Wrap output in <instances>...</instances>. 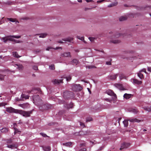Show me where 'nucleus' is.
<instances>
[{
	"mask_svg": "<svg viewBox=\"0 0 151 151\" xmlns=\"http://www.w3.org/2000/svg\"><path fill=\"white\" fill-rule=\"evenodd\" d=\"M119 78L120 80H122L123 79H126V77L125 76L122 74H120L119 76Z\"/></svg>",
	"mask_w": 151,
	"mask_h": 151,
	"instance_id": "30",
	"label": "nucleus"
},
{
	"mask_svg": "<svg viewBox=\"0 0 151 151\" xmlns=\"http://www.w3.org/2000/svg\"><path fill=\"white\" fill-rule=\"evenodd\" d=\"M115 86L120 90H123V88L122 84H115Z\"/></svg>",
	"mask_w": 151,
	"mask_h": 151,
	"instance_id": "13",
	"label": "nucleus"
},
{
	"mask_svg": "<svg viewBox=\"0 0 151 151\" xmlns=\"http://www.w3.org/2000/svg\"><path fill=\"white\" fill-rule=\"evenodd\" d=\"M80 134L81 135H86L87 134V132H85V133H84L83 131H82L80 132Z\"/></svg>",
	"mask_w": 151,
	"mask_h": 151,
	"instance_id": "42",
	"label": "nucleus"
},
{
	"mask_svg": "<svg viewBox=\"0 0 151 151\" xmlns=\"http://www.w3.org/2000/svg\"><path fill=\"white\" fill-rule=\"evenodd\" d=\"M86 149L85 148H83L82 149H81L80 150V151H86Z\"/></svg>",
	"mask_w": 151,
	"mask_h": 151,
	"instance_id": "54",
	"label": "nucleus"
},
{
	"mask_svg": "<svg viewBox=\"0 0 151 151\" xmlns=\"http://www.w3.org/2000/svg\"><path fill=\"white\" fill-rule=\"evenodd\" d=\"M58 42L59 43H63V42L62 41H61V40H60V41H58Z\"/></svg>",
	"mask_w": 151,
	"mask_h": 151,
	"instance_id": "58",
	"label": "nucleus"
},
{
	"mask_svg": "<svg viewBox=\"0 0 151 151\" xmlns=\"http://www.w3.org/2000/svg\"><path fill=\"white\" fill-rule=\"evenodd\" d=\"M6 111H7L8 112H9V108L8 107V108H6Z\"/></svg>",
	"mask_w": 151,
	"mask_h": 151,
	"instance_id": "53",
	"label": "nucleus"
},
{
	"mask_svg": "<svg viewBox=\"0 0 151 151\" xmlns=\"http://www.w3.org/2000/svg\"><path fill=\"white\" fill-rule=\"evenodd\" d=\"M71 79V77L70 76H69L66 77V81H69Z\"/></svg>",
	"mask_w": 151,
	"mask_h": 151,
	"instance_id": "39",
	"label": "nucleus"
},
{
	"mask_svg": "<svg viewBox=\"0 0 151 151\" xmlns=\"http://www.w3.org/2000/svg\"><path fill=\"white\" fill-rule=\"evenodd\" d=\"M105 101H109V102H111V101H112V100L111 99H109L108 98H106L105 99Z\"/></svg>",
	"mask_w": 151,
	"mask_h": 151,
	"instance_id": "45",
	"label": "nucleus"
},
{
	"mask_svg": "<svg viewBox=\"0 0 151 151\" xmlns=\"http://www.w3.org/2000/svg\"><path fill=\"white\" fill-rule=\"evenodd\" d=\"M17 101H20V99H17Z\"/></svg>",
	"mask_w": 151,
	"mask_h": 151,
	"instance_id": "63",
	"label": "nucleus"
},
{
	"mask_svg": "<svg viewBox=\"0 0 151 151\" xmlns=\"http://www.w3.org/2000/svg\"><path fill=\"white\" fill-rule=\"evenodd\" d=\"M144 109L148 112L151 111V106L150 107L145 106L143 107Z\"/></svg>",
	"mask_w": 151,
	"mask_h": 151,
	"instance_id": "22",
	"label": "nucleus"
},
{
	"mask_svg": "<svg viewBox=\"0 0 151 151\" xmlns=\"http://www.w3.org/2000/svg\"><path fill=\"white\" fill-rule=\"evenodd\" d=\"M91 9V8H85L84 9V10L86 11L88 10H89V9Z\"/></svg>",
	"mask_w": 151,
	"mask_h": 151,
	"instance_id": "55",
	"label": "nucleus"
},
{
	"mask_svg": "<svg viewBox=\"0 0 151 151\" xmlns=\"http://www.w3.org/2000/svg\"><path fill=\"white\" fill-rule=\"evenodd\" d=\"M13 91L10 90V94H11V93H13V94L15 93V92H14V93H13Z\"/></svg>",
	"mask_w": 151,
	"mask_h": 151,
	"instance_id": "57",
	"label": "nucleus"
},
{
	"mask_svg": "<svg viewBox=\"0 0 151 151\" xmlns=\"http://www.w3.org/2000/svg\"><path fill=\"white\" fill-rule=\"evenodd\" d=\"M10 151H16L17 146L15 145H10Z\"/></svg>",
	"mask_w": 151,
	"mask_h": 151,
	"instance_id": "11",
	"label": "nucleus"
},
{
	"mask_svg": "<svg viewBox=\"0 0 151 151\" xmlns=\"http://www.w3.org/2000/svg\"><path fill=\"white\" fill-rule=\"evenodd\" d=\"M122 119L121 118H119V121Z\"/></svg>",
	"mask_w": 151,
	"mask_h": 151,
	"instance_id": "61",
	"label": "nucleus"
},
{
	"mask_svg": "<svg viewBox=\"0 0 151 151\" xmlns=\"http://www.w3.org/2000/svg\"><path fill=\"white\" fill-rule=\"evenodd\" d=\"M129 145L130 144L129 143L124 142L121 145L120 150H122V149L126 148L129 147Z\"/></svg>",
	"mask_w": 151,
	"mask_h": 151,
	"instance_id": "7",
	"label": "nucleus"
},
{
	"mask_svg": "<svg viewBox=\"0 0 151 151\" xmlns=\"http://www.w3.org/2000/svg\"><path fill=\"white\" fill-rule=\"evenodd\" d=\"M87 2H92L93 1L92 0H85Z\"/></svg>",
	"mask_w": 151,
	"mask_h": 151,
	"instance_id": "51",
	"label": "nucleus"
},
{
	"mask_svg": "<svg viewBox=\"0 0 151 151\" xmlns=\"http://www.w3.org/2000/svg\"><path fill=\"white\" fill-rule=\"evenodd\" d=\"M127 19V17L125 16H122L120 17L119 20L120 21H122Z\"/></svg>",
	"mask_w": 151,
	"mask_h": 151,
	"instance_id": "28",
	"label": "nucleus"
},
{
	"mask_svg": "<svg viewBox=\"0 0 151 151\" xmlns=\"http://www.w3.org/2000/svg\"><path fill=\"white\" fill-rule=\"evenodd\" d=\"M43 149L45 151H50L51 150V148L49 146H44Z\"/></svg>",
	"mask_w": 151,
	"mask_h": 151,
	"instance_id": "18",
	"label": "nucleus"
},
{
	"mask_svg": "<svg viewBox=\"0 0 151 151\" xmlns=\"http://www.w3.org/2000/svg\"><path fill=\"white\" fill-rule=\"evenodd\" d=\"M49 68L51 70H54L55 69L54 65H51L49 66Z\"/></svg>",
	"mask_w": 151,
	"mask_h": 151,
	"instance_id": "37",
	"label": "nucleus"
},
{
	"mask_svg": "<svg viewBox=\"0 0 151 151\" xmlns=\"http://www.w3.org/2000/svg\"><path fill=\"white\" fill-rule=\"evenodd\" d=\"M72 143L71 142H65L62 144V145L70 147L72 145Z\"/></svg>",
	"mask_w": 151,
	"mask_h": 151,
	"instance_id": "23",
	"label": "nucleus"
},
{
	"mask_svg": "<svg viewBox=\"0 0 151 151\" xmlns=\"http://www.w3.org/2000/svg\"><path fill=\"white\" fill-rule=\"evenodd\" d=\"M118 4V3L117 2H115L114 3L108 5V7H113V6H114L117 5Z\"/></svg>",
	"mask_w": 151,
	"mask_h": 151,
	"instance_id": "24",
	"label": "nucleus"
},
{
	"mask_svg": "<svg viewBox=\"0 0 151 151\" xmlns=\"http://www.w3.org/2000/svg\"><path fill=\"white\" fill-rule=\"evenodd\" d=\"M130 122H139L140 121V120L137 119L136 118L131 119L129 120Z\"/></svg>",
	"mask_w": 151,
	"mask_h": 151,
	"instance_id": "21",
	"label": "nucleus"
},
{
	"mask_svg": "<svg viewBox=\"0 0 151 151\" xmlns=\"http://www.w3.org/2000/svg\"><path fill=\"white\" fill-rule=\"evenodd\" d=\"M21 97L22 98H24L25 99H27L29 98V96L28 95H25L24 94H22L21 96Z\"/></svg>",
	"mask_w": 151,
	"mask_h": 151,
	"instance_id": "29",
	"label": "nucleus"
},
{
	"mask_svg": "<svg viewBox=\"0 0 151 151\" xmlns=\"http://www.w3.org/2000/svg\"><path fill=\"white\" fill-rule=\"evenodd\" d=\"M18 106L22 107L23 109H25L29 107V105L28 103H24L23 104H19Z\"/></svg>",
	"mask_w": 151,
	"mask_h": 151,
	"instance_id": "10",
	"label": "nucleus"
},
{
	"mask_svg": "<svg viewBox=\"0 0 151 151\" xmlns=\"http://www.w3.org/2000/svg\"><path fill=\"white\" fill-rule=\"evenodd\" d=\"M131 81L134 84H136L137 85H140L142 83V81H139L135 79H131Z\"/></svg>",
	"mask_w": 151,
	"mask_h": 151,
	"instance_id": "8",
	"label": "nucleus"
},
{
	"mask_svg": "<svg viewBox=\"0 0 151 151\" xmlns=\"http://www.w3.org/2000/svg\"><path fill=\"white\" fill-rule=\"evenodd\" d=\"M138 76L140 78L142 79L143 77V75L140 72L138 73Z\"/></svg>",
	"mask_w": 151,
	"mask_h": 151,
	"instance_id": "35",
	"label": "nucleus"
},
{
	"mask_svg": "<svg viewBox=\"0 0 151 151\" xmlns=\"http://www.w3.org/2000/svg\"><path fill=\"white\" fill-rule=\"evenodd\" d=\"M33 100L34 103L37 105H39V109L41 111H43L44 110L47 109L48 108L47 104H44L42 106H41V104H42V101L40 99L38 95L34 96L33 97Z\"/></svg>",
	"mask_w": 151,
	"mask_h": 151,
	"instance_id": "1",
	"label": "nucleus"
},
{
	"mask_svg": "<svg viewBox=\"0 0 151 151\" xmlns=\"http://www.w3.org/2000/svg\"><path fill=\"white\" fill-rule=\"evenodd\" d=\"M58 47H56L55 49H58Z\"/></svg>",
	"mask_w": 151,
	"mask_h": 151,
	"instance_id": "64",
	"label": "nucleus"
},
{
	"mask_svg": "<svg viewBox=\"0 0 151 151\" xmlns=\"http://www.w3.org/2000/svg\"><path fill=\"white\" fill-rule=\"evenodd\" d=\"M88 39L91 42H93L95 39V38L94 37H89L88 38Z\"/></svg>",
	"mask_w": 151,
	"mask_h": 151,
	"instance_id": "38",
	"label": "nucleus"
},
{
	"mask_svg": "<svg viewBox=\"0 0 151 151\" xmlns=\"http://www.w3.org/2000/svg\"><path fill=\"white\" fill-rule=\"evenodd\" d=\"M73 107V104L70 103V104L67 106V108L68 109L71 108Z\"/></svg>",
	"mask_w": 151,
	"mask_h": 151,
	"instance_id": "40",
	"label": "nucleus"
},
{
	"mask_svg": "<svg viewBox=\"0 0 151 151\" xmlns=\"http://www.w3.org/2000/svg\"><path fill=\"white\" fill-rule=\"evenodd\" d=\"M123 124L124 125V126L125 127H127L128 126V120H125L124 121H123Z\"/></svg>",
	"mask_w": 151,
	"mask_h": 151,
	"instance_id": "31",
	"label": "nucleus"
},
{
	"mask_svg": "<svg viewBox=\"0 0 151 151\" xmlns=\"http://www.w3.org/2000/svg\"><path fill=\"white\" fill-rule=\"evenodd\" d=\"M72 89L73 91H81L82 87L80 84L75 85L72 86Z\"/></svg>",
	"mask_w": 151,
	"mask_h": 151,
	"instance_id": "6",
	"label": "nucleus"
},
{
	"mask_svg": "<svg viewBox=\"0 0 151 151\" xmlns=\"http://www.w3.org/2000/svg\"><path fill=\"white\" fill-rule=\"evenodd\" d=\"M122 34H120V33L118 32L114 34L110 38L111 39L110 42L114 44H117L119 43L120 42V40L115 39L122 36Z\"/></svg>",
	"mask_w": 151,
	"mask_h": 151,
	"instance_id": "3",
	"label": "nucleus"
},
{
	"mask_svg": "<svg viewBox=\"0 0 151 151\" xmlns=\"http://www.w3.org/2000/svg\"><path fill=\"white\" fill-rule=\"evenodd\" d=\"M40 134L42 135L43 137H46L47 136V135L45 134L42 133H40Z\"/></svg>",
	"mask_w": 151,
	"mask_h": 151,
	"instance_id": "44",
	"label": "nucleus"
},
{
	"mask_svg": "<svg viewBox=\"0 0 151 151\" xmlns=\"http://www.w3.org/2000/svg\"><path fill=\"white\" fill-rule=\"evenodd\" d=\"M52 81L54 84H59L60 83H62V80L55 79L53 80Z\"/></svg>",
	"mask_w": 151,
	"mask_h": 151,
	"instance_id": "16",
	"label": "nucleus"
},
{
	"mask_svg": "<svg viewBox=\"0 0 151 151\" xmlns=\"http://www.w3.org/2000/svg\"><path fill=\"white\" fill-rule=\"evenodd\" d=\"M80 125L81 126H83V127L84 126V124L83 123H82L81 122H80Z\"/></svg>",
	"mask_w": 151,
	"mask_h": 151,
	"instance_id": "52",
	"label": "nucleus"
},
{
	"mask_svg": "<svg viewBox=\"0 0 151 151\" xmlns=\"http://www.w3.org/2000/svg\"><path fill=\"white\" fill-rule=\"evenodd\" d=\"M61 56L63 57H70V52H66L62 54Z\"/></svg>",
	"mask_w": 151,
	"mask_h": 151,
	"instance_id": "17",
	"label": "nucleus"
},
{
	"mask_svg": "<svg viewBox=\"0 0 151 151\" xmlns=\"http://www.w3.org/2000/svg\"><path fill=\"white\" fill-rule=\"evenodd\" d=\"M10 112H14L15 113H19L25 117H29L30 116V113L22 111L15 109L12 107H10Z\"/></svg>",
	"mask_w": 151,
	"mask_h": 151,
	"instance_id": "2",
	"label": "nucleus"
},
{
	"mask_svg": "<svg viewBox=\"0 0 151 151\" xmlns=\"http://www.w3.org/2000/svg\"><path fill=\"white\" fill-rule=\"evenodd\" d=\"M77 1L79 2H81L82 1V0H77Z\"/></svg>",
	"mask_w": 151,
	"mask_h": 151,
	"instance_id": "60",
	"label": "nucleus"
},
{
	"mask_svg": "<svg viewBox=\"0 0 151 151\" xmlns=\"http://www.w3.org/2000/svg\"><path fill=\"white\" fill-rule=\"evenodd\" d=\"M87 68H88L89 69H91L92 68H95V67L93 65H91V66H88L86 67Z\"/></svg>",
	"mask_w": 151,
	"mask_h": 151,
	"instance_id": "41",
	"label": "nucleus"
},
{
	"mask_svg": "<svg viewBox=\"0 0 151 151\" xmlns=\"http://www.w3.org/2000/svg\"><path fill=\"white\" fill-rule=\"evenodd\" d=\"M6 104H4V103H0V107H1L2 106H5L6 105Z\"/></svg>",
	"mask_w": 151,
	"mask_h": 151,
	"instance_id": "48",
	"label": "nucleus"
},
{
	"mask_svg": "<svg viewBox=\"0 0 151 151\" xmlns=\"http://www.w3.org/2000/svg\"><path fill=\"white\" fill-rule=\"evenodd\" d=\"M106 63L107 65H111V63L110 61L106 62Z\"/></svg>",
	"mask_w": 151,
	"mask_h": 151,
	"instance_id": "49",
	"label": "nucleus"
},
{
	"mask_svg": "<svg viewBox=\"0 0 151 151\" xmlns=\"http://www.w3.org/2000/svg\"><path fill=\"white\" fill-rule=\"evenodd\" d=\"M33 68L35 70H38L37 66L35 65H34L33 67Z\"/></svg>",
	"mask_w": 151,
	"mask_h": 151,
	"instance_id": "43",
	"label": "nucleus"
},
{
	"mask_svg": "<svg viewBox=\"0 0 151 151\" xmlns=\"http://www.w3.org/2000/svg\"><path fill=\"white\" fill-rule=\"evenodd\" d=\"M78 63V61L76 59H73L72 61L71 62V64H72L73 65H76Z\"/></svg>",
	"mask_w": 151,
	"mask_h": 151,
	"instance_id": "27",
	"label": "nucleus"
},
{
	"mask_svg": "<svg viewBox=\"0 0 151 151\" xmlns=\"http://www.w3.org/2000/svg\"><path fill=\"white\" fill-rule=\"evenodd\" d=\"M146 131V130L145 129H144L143 130V132H145Z\"/></svg>",
	"mask_w": 151,
	"mask_h": 151,
	"instance_id": "62",
	"label": "nucleus"
},
{
	"mask_svg": "<svg viewBox=\"0 0 151 151\" xmlns=\"http://www.w3.org/2000/svg\"><path fill=\"white\" fill-rule=\"evenodd\" d=\"M132 95L130 94L125 93L123 96L124 98L126 99H128L131 98Z\"/></svg>",
	"mask_w": 151,
	"mask_h": 151,
	"instance_id": "12",
	"label": "nucleus"
},
{
	"mask_svg": "<svg viewBox=\"0 0 151 151\" xmlns=\"http://www.w3.org/2000/svg\"><path fill=\"white\" fill-rule=\"evenodd\" d=\"M141 71V72H145V73H146V70L145 69H142Z\"/></svg>",
	"mask_w": 151,
	"mask_h": 151,
	"instance_id": "56",
	"label": "nucleus"
},
{
	"mask_svg": "<svg viewBox=\"0 0 151 151\" xmlns=\"http://www.w3.org/2000/svg\"><path fill=\"white\" fill-rule=\"evenodd\" d=\"M76 37L78 39L83 41L85 43H86V42L84 41V37H81L79 36H77Z\"/></svg>",
	"mask_w": 151,
	"mask_h": 151,
	"instance_id": "26",
	"label": "nucleus"
},
{
	"mask_svg": "<svg viewBox=\"0 0 151 151\" xmlns=\"http://www.w3.org/2000/svg\"><path fill=\"white\" fill-rule=\"evenodd\" d=\"M8 131V129L6 128H3L1 129V132H7Z\"/></svg>",
	"mask_w": 151,
	"mask_h": 151,
	"instance_id": "32",
	"label": "nucleus"
},
{
	"mask_svg": "<svg viewBox=\"0 0 151 151\" xmlns=\"http://www.w3.org/2000/svg\"><path fill=\"white\" fill-rule=\"evenodd\" d=\"M131 112L134 113V114H136L137 113L138 111L137 109H131L130 111Z\"/></svg>",
	"mask_w": 151,
	"mask_h": 151,
	"instance_id": "34",
	"label": "nucleus"
},
{
	"mask_svg": "<svg viewBox=\"0 0 151 151\" xmlns=\"http://www.w3.org/2000/svg\"><path fill=\"white\" fill-rule=\"evenodd\" d=\"M10 22H15L16 23H18L19 22L16 21V20L15 19L10 18Z\"/></svg>",
	"mask_w": 151,
	"mask_h": 151,
	"instance_id": "36",
	"label": "nucleus"
},
{
	"mask_svg": "<svg viewBox=\"0 0 151 151\" xmlns=\"http://www.w3.org/2000/svg\"><path fill=\"white\" fill-rule=\"evenodd\" d=\"M21 36H10V41H11L13 42L14 43H19L21 42V41L15 40L13 38H15L17 39H18L20 38Z\"/></svg>",
	"mask_w": 151,
	"mask_h": 151,
	"instance_id": "5",
	"label": "nucleus"
},
{
	"mask_svg": "<svg viewBox=\"0 0 151 151\" xmlns=\"http://www.w3.org/2000/svg\"><path fill=\"white\" fill-rule=\"evenodd\" d=\"M92 119L91 118H88L86 119V122L90 121H92Z\"/></svg>",
	"mask_w": 151,
	"mask_h": 151,
	"instance_id": "47",
	"label": "nucleus"
},
{
	"mask_svg": "<svg viewBox=\"0 0 151 151\" xmlns=\"http://www.w3.org/2000/svg\"><path fill=\"white\" fill-rule=\"evenodd\" d=\"M1 40L3 41L4 43H6L7 41L9 40V37L7 36L2 38Z\"/></svg>",
	"mask_w": 151,
	"mask_h": 151,
	"instance_id": "15",
	"label": "nucleus"
},
{
	"mask_svg": "<svg viewBox=\"0 0 151 151\" xmlns=\"http://www.w3.org/2000/svg\"><path fill=\"white\" fill-rule=\"evenodd\" d=\"M12 54L13 56L15 57L18 58H20L21 56L19 55L17 52H13Z\"/></svg>",
	"mask_w": 151,
	"mask_h": 151,
	"instance_id": "25",
	"label": "nucleus"
},
{
	"mask_svg": "<svg viewBox=\"0 0 151 151\" xmlns=\"http://www.w3.org/2000/svg\"><path fill=\"white\" fill-rule=\"evenodd\" d=\"M81 146H85V144H81L80 145Z\"/></svg>",
	"mask_w": 151,
	"mask_h": 151,
	"instance_id": "59",
	"label": "nucleus"
},
{
	"mask_svg": "<svg viewBox=\"0 0 151 151\" xmlns=\"http://www.w3.org/2000/svg\"><path fill=\"white\" fill-rule=\"evenodd\" d=\"M52 47H47L46 49V50L47 51H49V50L50 49H52Z\"/></svg>",
	"mask_w": 151,
	"mask_h": 151,
	"instance_id": "46",
	"label": "nucleus"
},
{
	"mask_svg": "<svg viewBox=\"0 0 151 151\" xmlns=\"http://www.w3.org/2000/svg\"><path fill=\"white\" fill-rule=\"evenodd\" d=\"M106 93L108 95L113 96V97L112 98V99H114L116 97V94L111 90L107 91Z\"/></svg>",
	"mask_w": 151,
	"mask_h": 151,
	"instance_id": "9",
	"label": "nucleus"
},
{
	"mask_svg": "<svg viewBox=\"0 0 151 151\" xmlns=\"http://www.w3.org/2000/svg\"><path fill=\"white\" fill-rule=\"evenodd\" d=\"M17 126V124L16 123H14L13 125H12V127H13L14 130V134L19 132L18 129L16 127V126Z\"/></svg>",
	"mask_w": 151,
	"mask_h": 151,
	"instance_id": "20",
	"label": "nucleus"
},
{
	"mask_svg": "<svg viewBox=\"0 0 151 151\" xmlns=\"http://www.w3.org/2000/svg\"><path fill=\"white\" fill-rule=\"evenodd\" d=\"M147 70L148 71L151 72V67H148L147 68Z\"/></svg>",
	"mask_w": 151,
	"mask_h": 151,
	"instance_id": "50",
	"label": "nucleus"
},
{
	"mask_svg": "<svg viewBox=\"0 0 151 151\" xmlns=\"http://www.w3.org/2000/svg\"><path fill=\"white\" fill-rule=\"evenodd\" d=\"M118 76L117 74L111 75L110 76V78L112 80H114L116 78L117 76Z\"/></svg>",
	"mask_w": 151,
	"mask_h": 151,
	"instance_id": "19",
	"label": "nucleus"
},
{
	"mask_svg": "<svg viewBox=\"0 0 151 151\" xmlns=\"http://www.w3.org/2000/svg\"><path fill=\"white\" fill-rule=\"evenodd\" d=\"M47 34L46 33H42L40 35L39 37L43 38L47 36Z\"/></svg>",
	"mask_w": 151,
	"mask_h": 151,
	"instance_id": "33",
	"label": "nucleus"
},
{
	"mask_svg": "<svg viewBox=\"0 0 151 151\" xmlns=\"http://www.w3.org/2000/svg\"><path fill=\"white\" fill-rule=\"evenodd\" d=\"M73 40V38L70 37H68L62 39V40L65 42H71Z\"/></svg>",
	"mask_w": 151,
	"mask_h": 151,
	"instance_id": "14",
	"label": "nucleus"
},
{
	"mask_svg": "<svg viewBox=\"0 0 151 151\" xmlns=\"http://www.w3.org/2000/svg\"><path fill=\"white\" fill-rule=\"evenodd\" d=\"M10 66L12 68H13L14 67L16 68V69H18L19 70H22L23 68V67L22 64H16L13 62L10 63Z\"/></svg>",
	"mask_w": 151,
	"mask_h": 151,
	"instance_id": "4",
	"label": "nucleus"
}]
</instances>
